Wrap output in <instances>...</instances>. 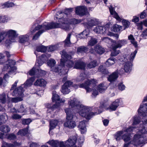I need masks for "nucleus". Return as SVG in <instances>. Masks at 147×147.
<instances>
[{
    "label": "nucleus",
    "mask_w": 147,
    "mask_h": 147,
    "mask_svg": "<svg viewBox=\"0 0 147 147\" xmlns=\"http://www.w3.org/2000/svg\"><path fill=\"white\" fill-rule=\"evenodd\" d=\"M57 49V47L56 45L51 46L49 47L48 51L49 52H52L55 50Z\"/></svg>",
    "instance_id": "6e6d98bb"
},
{
    "label": "nucleus",
    "mask_w": 147,
    "mask_h": 147,
    "mask_svg": "<svg viewBox=\"0 0 147 147\" xmlns=\"http://www.w3.org/2000/svg\"><path fill=\"white\" fill-rule=\"evenodd\" d=\"M81 22V21L80 20H78L75 19H73L70 20V24H77L80 23Z\"/></svg>",
    "instance_id": "5fc2aeb1"
},
{
    "label": "nucleus",
    "mask_w": 147,
    "mask_h": 147,
    "mask_svg": "<svg viewBox=\"0 0 147 147\" xmlns=\"http://www.w3.org/2000/svg\"><path fill=\"white\" fill-rule=\"evenodd\" d=\"M39 145L35 143L32 142L30 145V147H39Z\"/></svg>",
    "instance_id": "774afa93"
},
{
    "label": "nucleus",
    "mask_w": 147,
    "mask_h": 147,
    "mask_svg": "<svg viewBox=\"0 0 147 147\" xmlns=\"http://www.w3.org/2000/svg\"><path fill=\"white\" fill-rule=\"evenodd\" d=\"M8 119V116L5 114L0 115V123H5Z\"/></svg>",
    "instance_id": "e433bc0d"
},
{
    "label": "nucleus",
    "mask_w": 147,
    "mask_h": 147,
    "mask_svg": "<svg viewBox=\"0 0 147 147\" xmlns=\"http://www.w3.org/2000/svg\"><path fill=\"white\" fill-rule=\"evenodd\" d=\"M87 48L84 46L80 47L78 48L77 52L78 53H83L87 51Z\"/></svg>",
    "instance_id": "ea45409f"
},
{
    "label": "nucleus",
    "mask_w": 147,
    "mask_h": 147,
    "mask_svg": "<svg viewBox=\"0 0 147 147\" xmlns=\"http://www.w3.org/2000/svg\"><path fill=\"white\" fill-rule=\"evenodd\" d=\"M56 104H55L53 105H51V104L48 103L46 105V107L48 109L47 110V113H50L53 111L55 108L57 107Z\"/></svg>",
    "instance_id": "473e14b6"
},
{
    "label": "nucleus",
    "mask_w": 147,
    "mask_h": 147,
    "mask_svg": "<svg viewBox=\"0 0 147 147\" xmlns=\"http://www.w3.org/2000/svg\"><path fill=\"white\" fill-rule=\"evenodd\" d=\"M52 100L53 102H55L57 104L64 103L65 102L64 99H60L58 95L54 93L53 94Z\"/></svg>",
    "instance_id": "b1692460"
},
{
    "label": "nucleus",
    "mask_w": 147,
    "mask_h": 147,
    "mask_svg": "<svg viewBox=\"0 0 147 147\" xmlns=\"http://www.w3.org/2000/svg\"><path fill=\"white\" fill-rule=\"evenodd\" d=\"M34 80V78L32 77L27 80L24 84L14 90L12 94L13 96H15L17 97L12 98L11 101L16 103L22 101L23 100V92L25 89L31 86Z\"/></svg>",
    "instance_id": "20e7f679"
},
{
    "label": "nucleus",
    "mask_w": 147,
    "mask_h": 147,
    "mask_svg": "<svg viewBox=\"0 0 147 147\" xmlns=\"http://www.w3.org/2000/svg\"><path fill=\"white\" fill-rule=\"evenodd\" d=\"M71 35V34H69L64 41V46L65 47H69L71 44V43L70 41V38Z\"/></svg>",
    "instance_id": "7c9ffc66"
},
{
    "label": "nucleus",
    "mask_w": 147,
    "mask_h": 147,
    "mask_svg": "<svg viewBox=\"0 0 147 147\" xmlns=\"http://www.w3.org/2000/svg\"><path fill=\"white\" fill-rule=\"evenodd\" d=\"M147 15V10H144L140 15V18L141 19L144 18Z\"/></svg>",
    "instance_id": "bf43d9fd"
},
{
    "label": "nucleus",
    "mask_w": 147,
    "mask_h": 147,
    "mask_svg": "<svg viewBox=\"0 0 147 147\" xmlns=\"http://www.w3.org/2000/svg\"><path fill=\"white\" fill-rule=\"evenodd\" d=\"M135 128L133 127H130L129 128L123 130L124 132H129L133 131V130Z\"/></svg>",
    "instance_id": "e2e57ef3"
},
{
    "label": "nucleus",
    "mask_w": 147,
    "mask_h": 147,
    "mask_svg": "<svg viewBox=\"0 0 147 147\" xmlns=\"http://www.w3.org/2000/svg\"><path fill=\"white\" fill-rule=\"evenodd\" d=\"M122 138L125 142H127L130 140L131 138L129 135L126 133L123 135Z\"/></svg>",
    "instance_id": "49530a36"
},
{
    "label": "nucleus",
    "mask_w": 147,
    "mask_h": 147,
    "mask_svg": "<svg viewBox=\"0 0 147 147\" xmlns=\"http://www.w3.org/2000/svg\"><path fill=\"white\" fill-rule=\"evenodd\" d=\"M143 123V125L140 124L137 134L134 136L133 140L128 143L125 144L123 147H131L130 146V144L135 146L139 143L140 138L141 137L142 135L146 133L147 132V129H146V128H147V120L145 121L144 123Z\"/></svg>",
    "instance_id": "39448f33"
},
{
    "label": "nucleus",
    "mask_w": 147,
    "mask_h": 147,
    "mask_svg": "<svg viewBox=\"0 0 147 147\" xmlns=\"http://www.w3.org/2000/svg\"><path fill=\"white\" fill-rule=\"evenodd\" d=\"M14 5V4L13 3L11 2H6L4 3L2 5V7H12Z\"/></svg>",
    "instance_id": "de8ad7c7"
},
{
    "label": "nucleus",
    "mask_w": 147,
    "mask_h": 147,
    "mask_svg": "<svg viewBox=\"0 0 147 147\" xmlns=\"http://www.w3.org/2000/svg\"><path fill=\"white\" fill-rule=\"evenodd\" d=\"M116 60V59L115 58L110 57L106 61L105 63V65L107 67H110L113 65Z\"/></svg>",
    "instance_id": "c85d7f7f"
},
{
    "label": "nucleus",
    "mask_w": 147,
    "mask_h": 147,
    "mask_svg": "<svg viewBox=\"0 0 147 147\" xmlns=\"http://www.w3.org/2000/svg\"><path fill=\"white\" fill-rule=\"evenodd\" d=\"M123 131H119L117 132L115 136V138L117 140H119L122 138L121 135L124 133Z\"/></svg>",
    "instance_id": "c9c22d12"
},
{
    "label": "nucleus",
    "mask_w": 147,
    "mask_h": 147,
    "mask_svg": "<svg viewBox=\"0 0 147 147\" xmlns=\"http://www.w3.org/2000/svg\"><path fill=\"white\" fill-rule=\"evenodd\" d=\"M86 75L85 74H82L78 78L77 81L79 82L82 81L86 79Z\"/></svg>",
    "instance_id": "603ef678"
},
{
    "label": "nucleus",
    "mask_w": 147,
    "mask_h": 147,
    "mask_svg": "<svg viewBox=\"0 0 147 147\" xmlns=\"http://www.w3.org/2000/svg\"><path fill=\"white\" fill-rule=\"evenodd\" d=\"M77 140V137L74 136L70 137L68 140L65 142V144L68 147H75V144Z\"/></svg>",
    "instance_id": "f3484780"
},
{
    "label": "nucleus",
    "mask_w": 147,
    "mask_h": 147,
    "mask_svg": "<svg viewBox=\"0 0 147 147\" xmlns=\"http://www.w3.org/2000/svg\"><path fill=\"white\" fill-rule=\"evenodd\" d=\"M94 51L96 53L100 54H102L105 51L104 49L98 45H97L95 47L94 50H93L92 48H91L90 49V52L91 53H94Z\"/></svg>",
    "instance_id": "4be33fe9"
},
{
    "label": "nucleus",
    "mask_w": 147,
    "mask_h": 147,
    "mask_svg": "<svg viewBox=\"0 0 147 147\" xmlns=\"http://www.w3.org/2000/svg\"><path fill=\"white\" fill-rule=\"evenodd\" d=\"M137 52V51L136 50L133 53H131L129 58V60L131 61H132L134 59Z\"/></svg>",
    "instance_id": "864d4df0"
},
{
    "label": "nucleus",
    "mask_w": 147,
    "mask_h": 147,
    "mask_svg": "<svg viewBox=\"0 0 147 147\" xmlns=\"http://www.w3.org/2000/svg\"><path fill=\"white\" fill-rule=\"evenodd\" d=\"M72 85V82L70 81L66 82L62 86L61 92L63 94H68L70 92L69 88Z\"/></svg>",
    "instance_id": "ddd939ff"
},
{
    "label": "nucleus",
    "mask_w": 147,
    "mask_h": 147,
    "mask_svg": "<svg viewBox=\"0 0 147 147\" xmlns=\"http://www.w3.org/2000/svg\"><path fill=\"white\" fill-rule=\"evenodd\" d=\"M68 103L69 108L65 109L66 114V119L64 125L69 128H73L76 126L75 121H73L74 116L72 115L70 108L73 107L79 108V114L87 119H90L97 113V112L94 113L91 112L92 110L91 107L81 105L80 101L76 98H74L73 100L71 99Z\"/></svg>",
    "instance_id": "f257e3e1"
},
{
    "label": "nucleus",
    "mask_w": 147,
    "mask_h": 147,
    "mask_svg": "<svg viewBox=\"0 0 147 147\" xmlns=\"http://www.w3.org/2000/svg\"><path fill=\"white\" fill-rule=\"evenodd\" d=\"M118 77V74L116 72L113 73L111 75L109 76L108 78V80L111 82L115 81Z\"/></svg>",
    "instance_id": "c756f323"
},
{
    "label": "nucleus",
    "mask_w": 147,
    "mask_h": 147,
    "mask_svg": "<svg viewBox=\"0 0 147 147\" xmlns=\"http://www.w3.org/2000/svg\"><path fill=\"white\" fill-rule=\"evenodd\" d=\"M97 82L94 79L91 80H85L84 84H80L79 87L80 88H84L86 90L87 92L92 91V96L93 97H95L98 94V92L96 86V84Z\"/></svg>",
    "instance_id": "423d86ee"
},
{
    "label": "nucleus",
    "mask_w": 147,
    "mask_h": 147,
    "mask_svg": "<svg viewBox=\"0 0 147 147\" xmlns=\"http://www.w3.org/2000/svg\"><path fill=\"white\" fill-rule=\"evenodd\" d=\"M118 88L119 90H123L125 89V86L122 83H120L118 85Z\"/></svg>",
    "instance_id": "338daca9"
},
{
    "label": "nucleus",
    "mask_w": 147,
    "mask_h": 147,
    "mask_svg": "<svg viewBox=\"0 0 147 147\" xmlns=\"http://www.w3.org/2000/svg\"><path fill=\"white\" fill-rule=\"evenodd\" d=\"M59 124V122L57 120H52L50 122L49 131L55 128Z\"/></svg>",
    "instance_id": "bb28decb"
},
{
    "label": "nucleus",
    "mask_w": 147,
    "mask_h": 147,
    "mask_svg": "<svg viewBox=\"0 0 147 147\" xmlns=\"http://www.w3.org/2000/svg\"><path fill=\"white\" fill-rule=\"evenodd\" d=\"M86 121L84 120L80 122L78 126L79 129L81 134H84L87 131V129L86 127Z\"/></svg>",
    "instance_id": "412c9836"
},
{
    "label": "nucleus",
    "mask_w": 147,
    "mask_h": 147,
    "mask_svg": "<svg viewBox=\"0 0 147 147\" xmlns=\"http://www.w3.org/2000/svg\"><path fill=\"white\" fill-rule=\"evenodd\" d=\"M133 125H136L138 124L140 122V118L138 116H135L133 118Z\"/></svg>",
    "instance_id": "37998d69"
},
{
    "label": "nucleus",
    "mask_w": 147,
    "mask_h": 147,
    "mask_svg": "<svg viewBox=\"0 0 147 147\" xmlns=\"http://www.w3.org/2000/svg\"><path fill=\"white\" fill-rule=\"evenodd\" d=\"M97 42V40L94 38L91 37L90 40L89 41L88 45L89 46H92Z\"/></svg>",
    "instance_id": "79ce46f5"
},
{
    "label": "nucleus",
    "mask_w": 147,
    "mask_h": 147,
    "mask_svg": "<svg viewBox=\"0 0 147 147\" xmlns=\"http://www.w3.org/2000/svg\"><path fill=\"white\" fill-rule=\"evenodd\" d=\"M109 9L111 14L113 16V17L115 18L119 22L122 21L123 24L125 27L124 29L129 27L130 23L128 21L123 19L121 17H119L118 14L115 11L114 8L112 6H110Z\"/></svg>",
    "instance_id": "0eeeda50"
},
{
    "label": "nucleus",
    "mask_w": 147,
    "mask_h": 147,
    "mask_svg": "<svg viewBox=\"0 0 147 147\" xmlns=\"http://www.w3.org/2000/svg\"><path fill=\"white\" fill-rule=\"evenodd\" d=\"M47 49L46 47L43 45H40L37 47L36 50L34 52V53L36 56L37 60L40 61V59H43L45 61H44V62L46 61L47 58L51 57V55L50 54H46V55H42L41 56H38V54L37 53L45 52L46 51Z\"/></svg>",
    "instance_id": "1a4fd4ad"
},
{
    "label": "nucleus",
    "mask_w": 147,
    "mask_h": 147,
    "mask_svg": "<svg viewBox=\"0 0 147 147\" xmlns=\"http://www.w3.org/2000/svg\"><path fill=\"white\" fill-rule=\"evenodd\" d=\"M40 61L39 60H37L36 63L35 67L32 68L29 72V74L30 75L32 76L34 74H37V71L39 73V75L37 76L38 77L40 76H42L43 75L42 74L44 71H42L41 70L38 69H36L38 68L39 67L42 65L44 60L43 59H40Z\"/></svg>",
    "instance_id": "6e6552de"
},
{
    "label": "nucleus",
    "mask_w": 147,
    "mask_h": 147,
    "mask_svg": "<svg viewBox=\"0 0 147 147\" xmlns=\"http://www.w3.org/2000/svg\"><path fill=\"white\" fill-rule=\"evenodd\" d=\"M12 118L14 119H18L21 118L22 116L18 114H14L11 117Z\"/></svg>",
    "instance_id": "052dcab7"
},
{
    "label": "nucleus",
    "mask_w": 147,
    "mask_h": 147,
    "mask_svg": "<svg viewBox=\"0 0 147 147\" xmlns=\"http://www.w3.org/2000/svg\"><path fill=\"white\" fill-rule=\"evenodd\" d=\"M28 128H27L25 129L20 130L18 132V135H20L21 136H24L28 133Z\"/></svg>",
    "instance_id": "58836bf2"
},
{
    "label": "nucleus",
    "mask_w": 147,
    "mask_h": 147,
    "mask_svg": "<svg viewBox=\"0 0 147 147\" xmlns=\"http://www.w3.org/2000/svg\"><path fill=\"white\" fill-rule=\"evenodd\" d=\"M112 49L113 50V51L112 52L111 54V55L112 56H116L119 54L120 52L119 50H116V49Z\"/></svg>",
    "instance_id": "4d7b16f0"
},
{
    "label": "nucleus",
    "mask_w": 147,
    "mask_h": 147,
    "mask_svg": "<svg viewBox=\"0 0 147 147\" xmlns=\"http://www.w3.org/2000/svg\"><path fill=\"white\" fill-rule=\"evenodd\" d=\"M31 122L30 119H24L22 121V123L24 125H28Z\"/></svg>",
    "instance_id": "680f3d73"
},
{
    "label": "nucleus",
    "mask_w": 147,
    "mask_h": 147,
    "mask_svg": "<svg viewBox=\"0 0 147 147\" xmlns=\"http://www.w3.org/2000/svg\"><path fill=\"white\" fill-rule=\"evenodd\" d=\"M99 22L98 20L95 19H89L88 21L87 24L90 27L99 24Z\"/></svg>",
    "instance_id": "cd10ccee"
},
{
    "label": "nucleus",
    "mask_w": 147,
    "mask_h": 147,
    "mask_svg": "<svg viewBox=\"0 0 147 147\" xmlns=\"http://www.w3.org/2000/svg\"><path fill=\"white\" fill-rule=\"evenodd\" d=\"M98 71L104 74H107L108 73L107 71L105 69L103 65L100 66L99 67Z\"/></svg>",
    "instance_id": "3c124183"
},
{
    "label": "nucleus",
    "mask_w": 147,
    "mask_h": 147,
    "mask_svg": "<svg viewBox=\"0 0 147 147\" xmlns=\"http://www.w3.org/2000/svg\"><path fill=\"white\" fill-rule=\"evenodd\" d=\"M47 84V82L42 79H39L37 80L35 82L34 86L41 87H45Z\"/></svg>",
    "instance_id": "5701e85b"
},
{
    "label": "nucleus",
    "mask_w": 147,
    "mask_h": 147,
    "mask_svg": "<svg viewBox=\"0 0 147 147\" xmlns=\"http://www.w3.org/2000/svg\"><path fill=\"white\" fill-rule=\"evenodd\" d=\"M7 36L5 31H2L0 33V42L4 40Z\"/></svg>",
    "instance_id": "09e8293b"
},
{
    "label": "nucleus",
    "mask_w": 147,
    "mask_h": 147,
    "mask_svg": "<svg viewBox=\"0 0 147 147\" xmlns=\"http://www.w3.org/2000/svg\"><path fill=\"white\" fill-rule=\"evenodd\" d=\"M15 62L12 60H8L4 65L3 71H7L9 69L10 71L14 72L16 69V67L13 66L15 64Z\"/></svg>",
    "instance_id": "9d476101"
},
{
    "label": "nucleus",
    "mask_w": 147,
    "mask_h": 147,
    "mask_svg": "<svg viewBox=\"0 0 147 147\" xmlns=\"http://www.w3.org/2000/svg\"><path fill=\"white\" fill-rule=\"evenodd\" d=\"M87 13V10L85 6L79 7L76 9V13L80 16H83Z\"/></svg>",
    "instance_id": "aec40b11"
},
{
    "label": "nucleus",
    "mask_w": 147,
    "mask_h": 147,
    "mask_svg": "<svg viewBox=\"0 0 147 147\" xmlns=\"http://www.w3.org/2000/svg\"><path fill=\"white\" fill-rule=\"evenodd\" d=\"M127 43V41L125 40H119L117 42L115 41L114 40L113 41V43L111 45L112 48L114 49L120 48Z\"/></svg>",
    "instance_id": "4468645a"
},
{
    "label": "nucleus",
    "mask_w": 147,
    "mask_h": 147,
    "mask_svg": "<svg viewBox=\"0 0 147 147\" xmlns=\"http://www.w3.org/2000/svg\"><path fill=\"white\" fill-rule=\"evenodd\" d=\"M2 143V147H16L17 146H20L21 145L20 143L16 142H14L13 144H9L4 141H3Z\"/></svg>",
    "instance_id": "a878e982"
},
{
    "label": "nucleus",
    "mask_w": 147,
    "mask_h": 147,
    "mask_svg": "<svg viewBox=\"0 0 147 147\" xmlns=\"http://www.w3.org/2000/svg\"><path fill=\"white\" fill-rule=\"evenodd\" d=\"M85 64L83 61H75L74 68L77 69H83L85 67Z\"/></svg>",
    "instance_id": "393cba45"
},
{
    "label": "nucleus",
    "mask_w": 147,
    "mask_h": 147,
    "mask_svg": "<svg viewBox=\"0 0 147 147\" xmlns=\"http://www.w3.org/2000/svg\"><path fill=\"white\" fill-rule=\"evenodd\" d=\"M110 27V25L106 24L105 26H98L96 27L94 29V31L97 33L105 34L106 33V31Z\"/></svg>",
    "instance_id": "f8f14e48"
},
{
    "label": "nucleus",
    "mask_w": 147,
    "mask_h": 147,
    "mask_svg": "<svg viewBox=\"0 0 147 147\" xmlns=\"http://www.w3.org/2000/svg\"><path fill=\"white\" fill-rule=\"evenodd\" d=\"M7 34V36H8L9 37V41L8 42V40H7L6 41V43L9 45L10 44L11 42L14 41L15 38L17 36L18 34L16 30L10 29L5 31Z\"/></svg>",
    "instance_id": "9b49d317"
},
{
    "label": "nucleus",
    "mask_w": 147,
    "mask_h": 147,
    "mask_svg": "<svg viewBox=\"0 0 147 147\" xmlns=\"http://www.w3.org/2000/svg\"><path fill=\"white\" fill-rule=\"evenodd\" d=\"M102 40L107 43L112 42L113 43V42L114 40L110 39L107 37H105L103 38L102 39Z\"/></svg>",
    "instance_id": "13d9d810"
},
{
    "label": "nucleus",
    "mask_w": 147,
    "mask_h": 147,
    "mask_svg": "<svg viewBox=\"0 0 147 147\" xmlns=\"http://www.w3.org/2000/svg\"><path fill=\"white\" fill-rule=\"evenodd\" d=\"M121 103V100L120 99H117L113 102L107 108L108 109L110 110V111H115L119 105Z\"/></svg>",
    "instance_id": "6ab92c4d"
},
{
    "label": "nucleus",
    "mask_w": 147,
    "mask_h": 147,
    "mask_svg": "<svg viewBox=\"0 0 147 147\" xmlns=\"http://www.w3.org/2000/svg\"><path fill=\"white\" fill-rule=\"evenodd\" d=\"M64 22L60 23L45 22L42 25H38L35 28L32 30H31L30 32L28 34L25 35H22L19 37V42L20 43L24 44L28 42L29 40V36L34 33L36 31L38 30V32L33 36V39L36 40L40 35L46 30H49L51 29L60 28L67 30L69 29V24H68V21L67 20H65Z\"/></svg>",
    "instance_id": "f03ea898"
},
{
    "label": "nucleus",
    "mask_w": 147,
    "mask_h": 147,
    "mask_svg": "<svg viewBox=\"0 0 147 147\" xmlns=\"http://www.w3.org/2000/svg\"><path fill=\"white\" fill-rule=\"evenodd\" d=\"M59 147H68V146L65 144V142L63 141L59 142Z\"/></svg>",
    "instance_id": "69168bd1"
},
{
    "label": "nucleus",
    "mask_w": 147,
    "mask_h": 147,
    "mask_svg": "<svg viewBox=\"0 0 147 147\" xmlns=\"http://www.w3.org/2000/svg\"><path fill=\"white\" fill-rule=\"evenodd\" d=\"M10 127L7 125H2L0 127V131L3 133H8L10 131Z\"/></svg>",
    "instance_id": "72a5a7b5"
},
{
    "label": "nucleus",
    "mask_w": 147,
    "mask_h": 147,
    "mask_svg": "<svg viewBox=\"0 0 147 147\" xmlns=\"http://www.w3.org/2000/svg\"><path fill=\"white\" fill-rule=\"evenodd\" d=\"M107 86L105 84H101L98 87V89L101 93L104 92L107 89Z\"/></svg>",
    "instance_id": "2f4dec72"
},
{
    "label": "nucleus",
    "mask_w": 147,
    "mask_h": 147,
    "mask_svg": "<svg viewBox=\"0 0 147 147\" xmlns=\"http://www.w3.org/2000/svg\"><path fill=\"white\" fill-rule=\"evenodd\" d=\"M143 22H142L136 24L138 27V29L139 30H142L143 29L142 27Z\"/></svg>",
    "instance_id": "0e129e2a"
},
{
    "label": "nucleus",
    "mask_w": 147,
    "mask_h": 147,
    "mask_svg": "<svg viewBox=\"0 0 147 147\" xmlns=\"http://www.w3.org/2000/svg\"><path fill=\"white\" fill-rule=\"evenodd\" d=\"M53 147H57L59 145V141L57 140H52L47 142Z\"/></svg>",
    "instance_id": "f704fd0d"
},
{
    "label": "nucleus",
    "mask_w": 147,
    "mask_h": 147,
    "mask_svg": "<svg viewBox=\"0 0 147 147\" xmlns=\"http://www.w3.org/2000/svg\"><path fill=\"white\" fill-rule=\"evenodd\" d=\"M97 65V63L96 61H94L90 62L87 65V67L89 69L93 68Z\"/></svg>",
    "instance_id": "a19ab883"
},
{
    "label": "nucleus",
    "mask_w": 147,
    "mask_h": 147,
    "mask_svg": "<svg viewBox=\"0 0 147 147\" xmlns=\"http://www.w3.org/2000/svg\"><path fill=\"white\" fill-rule=\"evenodd\" d=\"M6 95L3 94L0 95V102L2 103H4L6 102Z\"/></svg>",
    "instance_id": "8fccbe9b"
},
{
    "label": "nucleus",
    "mask_w": 147,
    "mask_h": 147,
    "mask_svg": "<svg viewBox=\"0 0 147 147\" xmlns=\"http://www.w3.org/2000/svg\"><path fill=\"white\" fill-rule=\"evenodd\" d=\"M147 103L142 105L138 110V113L140 116L144 117L147 116Z\"/></svg>",
    "instance_id": "a211bd4d"
},
{
    "label": "nucleus",
    "mask_w": 147,
    "mask_h": 147,
    "mask_svg": "<svg viewBox=\"0 0 147 147\" xmlns=\"http://www.w3.org/2000/svg\"><path fill=\"white\" fill-rule=\"evenodd\" d=\"M5 138L9 140H14L16 139V136L13 134L11 133L6 135Z\"/></svg>",
    "instance_id": "c03bdc74"
},
{
    "label": "nucleus",
    "mask_w": 147,
    "mask_h": 147,
    "mask_svg": "<svg viewBox=\"0 0 147 147\" xmlns=\"http://www.w3.org/2000/svg\"><path fill=\"white\" fill-rule=\"evenodd\" d=\"M89 30L88 29H87L80 34V35L82 38H84L89 34Z\"/></svg>",
    "instance_id": "a18cd8bd"
},
{
    "label": "nucleus",
    "mask_w": 147,
    "mask_h": 147,
    "mask_svg": "<svg viewBox=\"0 0 147 147\" xmlns=\"http://www.w3.org/2000/svg\"><path fill=\"white\" fill-rule=\"evenodd\" d=\"M11 111V112L16 113L26 112L27 111V108L26 107L22 105L20 106L16 105L15 107V108H12Z\"/></svg>",
    "instance_id": "2eb2a0df"
},
{
    "label": "nucleus",
    "mask_w": 147,
    "mask_h": 147,
    "mask_svg": "<svg viewBox=\"0 0 147 147\" xmlns=\"http://www.w3.org/2000/svg\"><path fill=\"white\" fill-rule=\"evenodd\" d=\"M132 66V63L131 62H128L125 63L124 65L123 68H122L120 69L119 73L120 74H123L124 71L126 73L130 72Z\"/></svg>",
    "instance_id": "dca6fc26"
},
{
    "label": "nucleus",
    "mask_w": 147,
    "mask_h": 147,
    "mask_svg": "<svg viewBox=\"0 0 147 147\" xmlns=\"http://www.w3.org/2000/svg\"><path fill=\"white\" fill-rule=\"evenodd\" d=\"M62 58L61 59L60 65L57 68H54L53 67L56 63V61L53 59H50L48 61L47 65L51 68V70L54 72L61 73V74L65 75L68 72L67 68H71L74 66L73 62L70 60L71 57L67 55L64 51L61 52Z\"/></svg>",
    "instance_id": "7ed1b4c3"
},
{
    "label": "nucleus",
    "mask_w": 147,
    "mask_h": 147,
    "mask_svg": "<svg viewBox=\"0 0 147 147\" xmlns=\"http://www.w3.org/2000/svg\"><path fill=\"white\" fill-rule=\"evenodd\" d=\"M122 29V27L117 24L114 25L112 30L115 32H118Z\"/></svg>",
    "instance_id": "4c0bfd02"
}]
</instances>
